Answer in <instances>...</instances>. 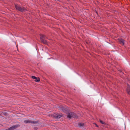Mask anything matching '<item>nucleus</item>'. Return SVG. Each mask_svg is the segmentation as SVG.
<instances>
[{"instance_id":"obj_1","label":"nucleus","mask_w":130,"mask_h":130,"mask_svg":"<svg viewBox=\"0 0 130 130\" xmlns=\"http://www.w3.org/2000/svg\"><path fill=\"white\" fill-rule=\"evenodd\" d=\"M67 117L70 119L72 117L76 118L77 117L76 115L73 112H70L69 113L67 116Z\"/></svg>"},{"instance_id":"obj_2","label":"nucleus","mask_w":130,"mask_h":130,"mask_svg":"<svg viewBox=\"0 0 130 130\" xmlns=\"http://www.w3.org/2000/svg\"><path fill=\"white\" fill-rule=\"evenodd\" d=\"M24 122L26 123H30L33 124H36L38 122V121H34L30 120H25L24 121Z\"/></svg>"},{"instance_id":"obj_3","label":"nucleus","mask_w":130,"mask_h":130,"mask_svg":"<svg viewBox=\"0 0 130 130\" xmlns=\"http://www.w3.org/2000/svg\"><path fill=\"white\" fill-rule=\"evenodd\" d=\"M15 8L16 9L21 11H25V9L24 8H22L21 7L17 5L15 6Z\"/></svg>"},{"instance_id":"obj_4","label":"nucleus","mask_w":130,"mask_h":130,"mask_svg":"<svg viewBox=\"0 0 130 130\" xmlns=\"http://www.w3.org/2000/svg\"><path fill=\"white\" fill-rule=\"evenodd\" d=\"M54 116L55 117L56 119H58L62 116V114L59 115L57 114H55L54 115Z\"/></svg>"},{"instance_id":"obj_5","label":"nucleus","mask_w":130,"mask_h":130,"mask_svg":"<svg viewBox=\"0 0 130 130\" xmlns=\"http://www.w3.org/2000/svg\"><path fill=\"white\" fill-rule=\"evenodd\" d=\"M60 109L61 110L64 112H66L67 111V109L64 107L61 106L60 107Z\"/></svg>"},{"instance_id":"obj_6","label":"nucleus","mask_w":130,"mask_h":130,"mask_svg":"<svg viewBox=\"0 0 130 130\" xmlns=\"http://www.w3.org/2000/svg\"><path fill=\"white\" fill-rule=\"evenodd\" d=\"M40 39L41 41L43 43L45 44H46L47 43V41L44 39H43L42 38V37H41L40 38Z\"/></svg>"},{"instance_id":"obj_7","label":"nucleus","mask_w":130,"mask_h":130,"mask_svg":"<svg viewBox=\"0 0 130 130\" xmlns=\"http://www.w3.org/2000/svg\"><path fill=\"white\" fill-rule=\"evenodd\" d=\"M124 40L122 39H120L119 40V43L122 45H123L124 44Z\"/></svg>"},{"instance_id":"obj_8","label":"nucleus","mask_w":130,"mask_h":130,"mask_svg":"<svg viewBox=\"0 0 130 130\" xmlns=\"http://www.w3.org/2000/svg\"><path fill=\"white\" fill-rule=\"evenodd\" d=\"M128 87L127 89V91L128 94H130V87L129 85L127 84Z\"/></svg>"},{"instance_id":"obj_9","label":"nucleus","mask_w":130,"mask_h":130,"mask_svg":"<svg viewBox=\"0 0 130 130\" xmlns=\"http://www.w3.org/2000/svg\"><path fill=\"white\" fill-rule=\"evenodd\" d=\"M84 124L83 123H79L78 124V126L80 127L83 126L84 125Z\"/></svg>"},{"instance_id":"obj_10","label":"nucleus","mask_w":130,"mask_h":130,"mask_svg":"<svg viewBox=\"0 0 130 130\" xmlns=\"http://www.w3.org/2000/svg\"><path fill=\"white\" fill-rule=\"evenodd\" d=\"M41 37H42V38L43 39H45V38H47L44 35H40V38Z\"/></svg>"},{"instance_id":"obj_11","label":"nucleus","mask_w":130,"mask_h":130,"mask_svg":"<svg viewBox=\"0 0 130 130\" xmlns=\"http://www.w3.org/2000/svg\"><path fill=\"white\" fill-rule=\"evenodd\" d=\"M40 81V79L39 78H37V79H36L35 80V81L37 82H38Z\"/></svg>"},{"instance_id":"obj_12","label":"nucleus","mask_w":130,"mask_h":130,"mask_svg":"<svg viewBox=\"0 0 130 130\" xmlns=\"http://www.w3.org/2000/svg\"><path fill=\"white\" fill-rule=\"evenodd\" d=\"M100 122L102 124H104L105 123L103 121L101 120H100Z\"/></svg>"},{"instance_id":"obj_13","label":"nucleus","mask_w":130,"mask_h":130,"mask_svg":"<svg viewBox=\"0 0 130 130\" xmlns=\"http://www.w3.org/2000/svg\"><path fill=\"white\" fill-rule=\"evenodd\" d=\"M31 77L33 79H37V77H36L35 76H32V77Z\"/></svg>"},{"instance_id":"obj_14","label":"nucleus","mask_w":130,"mask_h":130,"mask_svg":"<svg viewBox=\"0 0 130 130\" xmlns=\"http://www.w3.org/2000/svg\"><path fill=\"white\" fill-rule=\"evenodd\" d=\"M95 124V125L97 127H98V125L96 124Z\"/></svg>"},{"instance_id":"obj_15","label":"nucleus","mask_w":130,"mask_h":130,"mask_svg":"<svg viewBox=\"0 0 130 130\" xmlns=\"http://www.w3.org/2000/svg\"><path fill=\"white\" fill-rule=\"evenodd\" d=\"M34 129H35L36 130H37V128L36 127V128H34Z\"/></svg>"}]
</instances>
